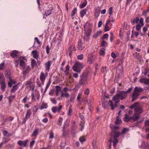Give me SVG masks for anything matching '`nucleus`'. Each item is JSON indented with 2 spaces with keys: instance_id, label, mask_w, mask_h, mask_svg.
I'll return each mask as SVG.
<instances>
[{
  "instance_id": "obj_1",
  "label": "nucleus",
  "mask_w": 149,
  "mask_h": 149,
  "mask_svg": "<svg viewBox=\"0 0 149 149\" xmlns=\"http://www.w3.org/2000/svg\"><path fill=\"white\" fill-rule=\"evenodd\" d=\"M132 88H130L126 91H119L113 97L112 100H110L108 104L111 107V110H113L116 107L117 104L120 101V99L123 100L127 96V93H130L132 91Z\"/></svg>"
},
{
  "instance_id": "obj_2",
  "label": "nucleus",
  "mask_w": 149,
  "mask_h": 149,
  "mask_svg": "<svg viewBox=\"0 0 149 149\" xmlns=\"http://www.w3.org/2000/svg\"><path fill=\"white\" fill-rule=\"evenodd\" d=\"M118 127L113 126L112 128V132L111 133V138L109 141L113 143V146L114 148H116V145L118 143V140L116 139L120 134V132H118Z\"/></svg>"
},
{
  "instance_id": "obj_3",
  "label": "nucleus",
  "mask_w": 149,
  "mask_h": 149,
  "mask_svg": "<svg viewBox=\"0 0 149 149\" xmlns=\"http://www.w3.org/2000/svg\"><path fill=\"white\" fill-rule=\"evenodd\" d=\"M89 72V71L85 70L80 76V79L78 83V84L79 86L84 85L88 82Z\"/></svg>"
},
{
  "instance_id": "obj_4",
  "label": "nucleus",
  "mask_w": 149,
  "mask_h": 149,
  "mask_svg": "<svg viewBox=\"0 0 149 149\" xmlns=\"http://www.w3.org/2000/svg\"><path fill=\"white\" fill-rule=\"evenodd\" d=\"M139 103L138 102H135L132 105L130 108L131 109L134 108V110L135 113H137V114H139L142 113L143 110L140 106H139Z\"/></svg>"
},
{
  "instance_id": "obj_5",
  "label": "nucleus",
  "mask_w": 149,
  "mask_h": 149,
  "mask_svg": "<svg viewBox=\"0 0 149 149\" xmlns=\"http://www.w3.org/2000/svg\"><path fill=\"white\" fill-rule=\"evenodd\" d=\"M139 117V115L138 114H135L134 116L132 117L130 116L127 114H125V117L123 118L124 121L127 122L130 121L132 120L133 121H136L138 119Z\"/></svg>"
},
{
  "instance_id": "obj_6",
  "label": "nucleus",
  "mask_w": 149,
  "mask_h": 149,
  "mask_svg": "<svg viewBox=\"0 0 149 149\" xmlns=\"http://www.w3.org/2000/svg\"><path fill=\"white\" fill-rule=\"evenodd\" d=\"M83 67L84 66L82 64L78 61H76L75 64L73 66L72 69L74 71L79 73Z\"/></svg>"
},
{
  "instance_id": "obj_7",
  "label": "nucleus",
  "mask_w": 149,
  "mask_h": 149,
  "mask_svg": "<svg viewBox=\"0 0 149 149\" xmlns=\"http://www.w3.org/2000/svg\"><path fill=\"white\" fill-rule=\"evenodd\" d=\"M31 113H32L31 109H29L27 110L26 113L25 117L23 120V123H26V122L27 120V118H29L30 117Z\"/></svg>"
},
{
  "instance_id": "obj_8",
  "label": "nucleus",
  "mask_w": 149,
  "mask_h": 149,
  "mask_svg": "<svg viewBox=\"0 0 149 149\" xmlns=\"http://www.w3.org/2000/svg\"><path fill=\"white\" fill-rule=\"evenodd\" d=\"M85 48V45L84 44L81 42V40L79 39L78 42V50H82Z\"/></svg>"
},
{
  "instance_id": "obj_9",
  "label": "nucleus",
  "mask_w": 149,
  "mask_h": 149,
  "mask_svg": "<svg viewBox=\"0 0 149 149\" xmlns=\"http://www.w3.org/2000/svg\"><path fill=\"white\" fill-rule=\"evenodd\" d=\"M47 76L48 74L47 73L45 74L43 72H41L40 78L42 82L44 83L45 79Z\"/></svg>"
},
{
  "instance_id": "obj_10",
  "label": "nucleus",
  "mask_w": 149,
  "mask_h": 149,
  "mask_svg": "<svg viewBox=\"0 0 149 149\" xmlns=\"http://www.w3.org/2000/svg\"><path fill=\"white\" fill-rule=\"evenodd\" d=\"M140 95L138 93H136L133 91L131 96V97L132 98V102H133L137 100Z\"/></svg>"
},
{
  "instance_id": "obj_11",
  "label": "nucleus",
  "mask_w": 149,
  "mask_h": 149,
  "mask_svg": "<svg viewBox=\"0 0 149 149\" xmlns=\"http://www.w3.org/2000/svg\"><path fill=\"white\" fill-rule=\"evenodd\" d=\"M143 91V88L140 86H136L135 87L134 91L140 95L141 93Z\"/></svg>"
},
{
  "instance_id": "obj_12",
  "label": "nucleus",
  "mask_w": 149,
  "mask_h": 149,
  "mask_svg": "<svg viewBox=\"0 0 149 149\" xmlns=\"http://www.w3.org/2000/svg\"><path fill=\"white\" fill-rule=\"evenodd\" d=\"M28 140L26 139L24 141L22 140H19L17 142V144L18 145L20 146H23L25 147L26 146L27 143L28 142Z\"/></svg>"
},
{
  "instance_id": "obj_13",
  "label": "nucleus",
  "mask_w": 149,
  "mask_h": 149,
  "mask_svg": "<svg viewBox=\"0 0 149 149\" xmlns=\"http://www.w3.org/2000/svg\"><path fill=\"white\" fill-rule=\"evenodd\" d=\"M88 58L89 60L88 61L89 63H92L95 60L96 56L95 55H93L92 54H90L88 55Z\"/></svg>"
},
{
  "instance_id": "obj_14",
  "label": "nucleus",
  "mask_w": 149,
  "mask_h": 149,
  "mask_svg": "<svg viewBox=\"0 0 149 149\" xmlns=\"http://www.w3.org/2000/svg\"><path fill=\"white\" fill-rule=\"evenodd\" d=\"M140 82L145 84L149 85V79L146 78H141L139 80Z\"/></svg>"
},
{
  "instance_id": "obj_15",
  "label": "nucleus",
  "mask_w": 149,
  "mask_h": 149,
  "mask_svg": "<svg viewBox=\"0 0 149 149\" xmlns=\"http://www.w3.org/2000/svg\"><path fill=\"white\" fill-rule=\"evenodd\" d=\"M23 58V57H21L20 59L19 65L21 68L22 70H24L25 68V63L24 61L21 59V58Z\"/></svg>"
},
{
  "instance_id": "obj_16",
  "label": "nucleus",
  "mask_w": 149,
  "mask_h": 149,
  "mask_svg": "<svg viewBox=\"0 0 149 149\" xmlns=\"http://www.w3.org/2000/svg\"><path fill=\"white\" fill-rule=\"evenodd\" d=\"M5 77L8 79H10L12 78L11 72L10 69H8L6 70L5 74Z\"/></svg>"
},
{
  "instance_id": "obj_17",
  "label": "nucleus",
  "mask_w": 149,
  "mask_h": 149,
  "mask_svg": "<svg viewBox=\"0 0 149 149\" xmlns=\"http://www.w3.org/2000/svg\"><path fill=\"white\" fill-rule=\"evenodd\" d=\"M52 62L50 61H48L45 63V67L46 70L49 71Z\"/></svg>"
},
{
  "instance_id": "obj_18",
  "label": "nucleus",
  "mask_w": 149,
  "mask_h": 149,
  "mask_svg": "<svg viewBox=\"0 0 149 149\" xmlns=\"http://www.w3.org/2000/svg\"><path fill=\"white\" fill-rule=\"evenodd\" d=\"M31 54L33 57L36 59L38 58L39 55L38 52L36 50H33L31 52Z\"/></svg>"
},
{
  "instance_id": "obj_19",
  "label": "nucleus",
  "mask_w": 149,
  "mask_h": 149,
  "mask_svg": "<svg viewBox=\"0 0 149 149\" xmlns=\"http://www.w3.org/2000/svg\"><path fill=\"white\" fill-rule=\"evenodd\" d=\"M100 7H98L97 8L94 15L95 17L97 18L99 17L100 14Z\"/></svg>"
},
{
  "instance_id": "obj_20",
  "label": "nucleus",
  "mask_w": 149,
  "mask_h": 149,
  "mask_svg": "<svg viewBox=\"0 0 149 149\" xmlns=\"http://www.w3.org/2000/svg\"><path fill=\"white\" fill-rule=\"evenodd\" d=\"M1 89L2 92H4L6 88V86L5 82L0 83Z\"/></svg>"
},
{
  "instance_id": "obj_21",
  "label": "nucleus",
  "mask_w": 149,
  "mask_h": 149,
  "mask_svg": "<svg viewBox=\"0 0 149 149\" xmlns=\"http://www.w3.org/2000/svg\"><path fill=\"white\" fill-rule=\"evenodd\" d=\"M102 32L101 31H97V33H95L93 36V38L96 39L97 38L100 36L102 34Z\"/></svg>"
},
{
  "instance_id": "obj_22",
  "label": "nucleus",
  "mask_w": 149,
  "mask_h": 149,
  "mask_svg": "<svg viewBox=\"0 0 149 149\" xmlns=\"http://www.w3.org/2000/svg\"><path fill=\"white\" fill-rule=\"evenodd\" d=\"M85 35L90 36L91 32H92V29L90 28H88V29H85Z\"/></svg>"
},
{
  "instance_id": "obj_23",
  "label": "nucleus",
  "mask_w": 149,
  "mask_h": 149,
  "mask_svg": "<svg viewBox=\"0 0 149 149\" xmlns=\"http://www.w3.org/2000/svg\"><path fill=\"white\" fill-rule=\"evenodd\" d=\"M38 132L39 129H35L32 134L31 136L34 137L35 138H36L38 134Z\"/></svg>"
},
{
  "instance_id": "obj_24",
  "label": "nucleus",
  "mask_w": 149,
  "mask_h": 149,
  "mask_svg": "<svg viewBox=\"0 0 149 149\" xmlns=\"http://www.w3.org/2000/svg\"><path fill=\"white\" fill-rule=\"evenodd\" d=\"M139 21V18L137 17L133 19H131V22L132 25H134L135 23H137Z\"/></svg>"
},
{
  "instance_id": "obj_25",
  "label": "nucleus",
  "mask_w": 149,
  "mask_h": 149,
  "mask_svg": "<svg viewBox=\"0 0 149 149\" xmlns=\"http://www.w3.org/2000/svg\"><path fill=\"white\" fill-rule=\"evenodd\" d=\"M31 70V68L29 66H28L26 68V70L23 71V74L24 76H25L26 74L29 72Z\"/></svg>"
},
{
  "instance_id": "obj_26",
  "label": "nucleus",
  "mask_w": 149,
  "mask_h": 149,
  "mask_svg": "<svg viewBox=\"0 0 149 149\" xmlns=\"http://www.w3.org/2000/svg\"><path fill=\"white\" fill-rule=\"evenodd\" d=\"M51 80L50 79H49V81H48V83H47V85H46V87H45V91H44V94H45V93H46V92H47V90L48 89V88L49 87V86L51 83Z\"/></svg>"
},
{
  "instance_id": "obj_27",
  "label": "nucleus",
  "mask_w": 149,
  "mask_h": 149,
  "mask_svg": "<svg viewBox=\"0 0 149 149\" xmlns=\"http://www.w3.org/2000/svg\"><path fill=\"white\" fill-rule=\"evenodd\" d=\"M18 87L17 85H16L13 86L11 90L10 91L11 93H15L16 91H17L18 88Z\"/></svg>"
},
{
  "instance_id": "obj_28",
  "label": "nucleus",
  "mask_w": 149,
  "mask_h": 149,
  "mask_svg": "<svg viewBox=\"0 0 149 149\" xmlns=\"http://www.w3.org/2000/svg\"><path fill=\"white\" fill-rule=\"evenodd\" d=\"M5 82L4 75L2 73H0V83Z\"/></svg>"
},
{
  "instance_id": "obj_29",
  "label": "nucleus",
  "mask_w": 149,
  "mask_h": 149,
  "mask_svg": "<svg viewBox=\"0 0 149 149\" xmlns=\"http://www.w3.org/2000/svg\"><path fill=\"white\" fill-rule=\"evenodd\" d=\"M86 10H87L86 9H84L81 11L80 14L81 17L83 18L84 16L86 14Z\"/></svg>"
},
{
  "instance_id": "obj_30",
  "label": "nucleus",
  "mask_w": 149,
  "mask_h": 149,
  "mask_svg": "<svg viewBox=\"0 0 149 149\" xmlns=\"http://www.w3.org/2000/svg\"><path fill=\"white\" fill-rule=\"evenodd\" d=\"M53 10L52 8H51L50 9H49L45 11V15L47 16L49 15L52 13V10Z\"/></svg>"
},
{
  "instance_id": "obj_31",
  "label": "nucleus",
  "mask_w": 149,
  "mask_h": 149,
  "mask_svg": "<svg viewBox=\"0 0 149 149\" xmlns=\"http://www.w3.org/2000/svg\"><path fill=\"white\" fill-rule=\"evenodd\" d=\"M17 51L14 50L11 53L10 56L13 58L17 57Z\"/></svg>"
},
{
  "instance_id": "obj_32",
  "label": "nucleus",
  "mask_w": 149,
  "mask_h": 149,
  "mask_svg": "<svg viewBox=\"0 0 149 149\" xmlns=\"http://www.w3.org/2000/svg\"><path fill=\"white\" fill-rule=\"evenodd\" d=\"M69 96V94L67 93H64L63 91L61 92V97H65L66 98H68Z\"/></svg>"
},
{
  "instance_id": "obj_33",
  "label": "nucleus",
  "mask_w": 149,
  "mask_h": 149,
  "mask_svg": "<svg viewBox=\"0 0 149 149\" xmlns=\"http://www.w3.org/2000/svg\"><path fill=\"white\" fill-rule=\"evenodd\" d=\"M86 0H84L83 3L80 6V8H83L85 7L87 4Z\"/></svg>"
},
{
  "instance_id": "obj_34",
  "label": "nucleus",
  "mask_w": 149,
  "mask_h": 149,
  "mask_svg": "<svg viewBox=\"0 0 149 149\" xmlns=\"http://www.w3.org/2000/svg\"><path fill=\"white\" fill-rule=\"evenodd\" d=\"M121 122V119L119 118V117L117 116L116 121H115V124L117 125L120 124Z\"/></svg>"
},
{
  "instance_id": "obj_35",
  "label": "nucleus",
  "mask_w": 149,
  "mask_h": 149,
  "mask_svg": "<svg viewBox=\"0 0 149 149\" xmlns=\"http://www.w3.org/2000/svg\"><path fill=\"white\" fill-rule=\"evenodd\" d=\"M143 26L141 25V24H137L136 26V30L139 31L141 30V28Z\"/></svg>"
},
{
  "instance_id": "obj_36",
  "label": "nucleus",
  "mask_w": 149,
  "mask_h": 149,
  "mask_svg": "<svg viewBox=\"0 0 149 149\" xmlns=\"http://www.w3.org/2000/svg\"><path fill=\"white\" fill-rule=\"evenodd\" d=\"M47 107H48V105L47 103H43L42 104V105L40 108V109L41 110H42L44 109H47Z\"/></svg>"
},
{
  "instance_id": "obj_37",
  "label": "nucleus",
  "mask_w": 149,
  "mask_h": 149,
  "mask_svg": "<svg viewBox=\"0 0 149 149\" xmlns=\"http://www.w3.org/2000/svg\"><path fill=\"white\" fill-rule=\"evenodd\" d=\"M77 10L76 8H74L71 12V17H73L76 13Z\"/></svg>"
},
{
  "instance_id": "obj_38",
  "label": "nucleus",
  "mask_w": 149,
  "mask_h": 149,
  "mask_svg": "<svg viewBox=\"0 0 149 149\" xmlns=\"http://www.w3.org/2000/svg\"><path fill=\"white\" fill-rule=\"evenodd\" d=\"M100 54L101 56H104L105 54V49L103 48H102L100 51Z\"/></svg>"
},
{
  "instance_id": "obj_39",
  "label": "nucleus",
  "mask_w": 149,
  "mask_h": 149,
  "mask_svg": "<svg viewBox=\"0 0 149 149\" xmlns=\"http://www.w3.org/2000/svg\"><path fill=\"white\" fill-rule=\"evenodd\" d=\"M3 133L4 136H9L10 135V134L6 130L3 131Z\"/></svg>"
},
{
  "instance_id": "obj_40",
  "label": "nucleus",
  "mask_w": 149,
  "mask_h": 149,
  "mask_svg": "<svg viewBox=\"0 0 149 149\" xmlns=\"http://www.w3.org/2000/svg\"><path fill=\"white\" fill-rule=\"evenodd\" d=\"M36 64V61L34 59H33L31 61V65L32 67H34Z\"/></svg>"
},
{
  "instance_id": "obj_41",
  "label": "nucleus",
  "mask_w": 149,
  "mask_h": 149,
  "mask_svg": "<svg viewBox=\"0 0 149 149\" xmlns=\"http://www.w3.org/2000/svg\"><path fill=\"white\" fill-rule=\"evenodd\" d=\"M109 23L108 22L106 23L105 24V26L104 27V31H109V26H108V25Z\"/></svg>"
},
{
  "instance_id": "obj_42",
  "label": "nucleus",
  "mask_w": 149,
  "mask_h": 149,
  "mask_svg": "<svg viewBox=\"0 0 149 149\" xmlns=\"http://www.w3.org/2000/svg\"><path fill=\"white\" fill-rule=\"evenodd\" d=\"M29 97H28L27 96H26L22 100V102L23 103L26 102L29 99Z\"/></svg>"
},
{
  "instance_id": "obj_43",
  "label": "nucleus",
  "mask_w": 149,
  "mask_h": 149,
  "mask_svg": "<svg viewBox=\"0 0 149 149\" xmlns=\"http://www.w3.org/2000/svg\"><path fill=\"white\" fill-rule=\"evenodd\" d=\"M15 97V96L13 95H10L8 97V99L9 100V101L10 102H11L13 98H14Z\"/></svg>"
},
{
  "instance_id": "obj_44",
  "label": "nucleus",
  "mask_w": 149,
  "mask_h": 149,
  "mask_svg": "<svg viewBox=\"0 0 149 149\" xmlns=\"http://www.w3.org/2000/svg\"><path fill=\"white\" fill-rule=\"evenodd\" d=\"M72 112V109L71 108V106H70L68 109V115L69 116H70L71 115Z\"/></svg>"
},
{
  "instance_id": "obj_45",
  "label": "nucleus",
  "mask_w": 149,
  "mask_h": 149,
  "mask_svg": "<svg viewBox=\"0 0 149 149\" xmlns=\"http://www.w3.org/2000/svg\"><path fill=\"white\" fill-rule=\"evenodd\" d=\"M109 20L107 21V22H108V23L109 22H114L115 20L113 18V17L111 16H109Z\"/></svg>"
},
{
  "instance_id": "obj_46",
  "label": "nucleus",
  "mask_w": 149,
  "mask_h": 149,
  "mask_svg": "<svg viewBox=\"0 0 149 149\" xmlns=\"http://www.w3.org/2000/svg\"><path fill=\"white\" fill-rule=\"evenodd\" d=\"M63 119L61 117H60L59 118V119L58 120V124L59 125L61 126V125L63 121Z\"/></svg>"
},
{
  "instance_id": "obj_47",
  "label": "nucleus",
  "mask_w": 149,
  "mask_h": 149,
  "mask_svg": "<svg viewBox=\"0 0 149 149\" xmlns=\"http://www.w3.org/2000/svg\"><path fill=\"white\" fill-rule=\"evenodd\" d=\"M75 48L74 46L73 45H72L70 47H69L68 49V52H70L72 51L73 52V49H74Z\"/></svg>"
},
{
  "instance_id": "obj_48",
  "label": "nucleus",
  "mask_w": 149,
  "mask_h": 149,
  "mask_svg": "<svg viewBox=\"0 0 149 149\" xmlns=\"http://www.w3.org/2000/svg\"><path fill=\"white\" fill-rule=\"evenodd\" d=\"M50 100L53 104H56L57 102L54 98H50Z\"/></svg>"
},
{
  "instance_id": "obj_49",
  "label": "nucleus",
  "mask_w": 149,
  "mask_h": 149,
  "mask_svg": "<svg viewBox=\"0 0 149 149\" xmlns=\"http://www.w3.org/2000/svg\"><path fill=\"white\" fill-rule=\"evenodd\" d=\"M139 22L138 24H141V25L143 26L144 23H143V19L141 17L140 19H139Z\"/></svg>"
},
{
  "instance_id": "obj_50",
  "label": "nucleus",
  "mask_w": 149,
  "mask_h": 149,
  "mask_svg": "<svg viewBox=\"0 0 149 149\" xmlns=\"http://www.w3.org/2000/svg\"><path fill=\"white\" fill-rule=\"evenodd\" d=\"M79 141L81 143H83V142L85 141V139L84 136H82L79 139Z\"/></svg>"
},
{
  "instance_id": "obj_51",
  "label": "nucleus",
  "mask_w": 149,
  "mask_h": 149,
  "mask_svg": "<svg viewBox=\"0 0 149 149\" xmlns=\"http://www.w3.org/2000/svg\"><path fill=\"white\" fill-rule=\"evenodd\" d=\"M5 67V63H3L0 64V70H2Z\"/></svg>"
},
{
  "instance_id": "obj_52",
  "label": "nucleus",
  "mask_w": 149,
  "mask_h": 149,
  "mask_svg": "<svg viewBox=\"0 0 149 149\" xmlns=\"http://www.w3.org/2000/svg\"><path fill=\"white\" fill-rule=\"evenodd\" d=\"M13 119H14V118L13 117H8V118H6L5 120L4 121L5 122H6L8 120V121H12V120H13Z\"/></svg>"
},
{
  "instance_id": "obj_53",
  "label": "nucleus",
  "mask_w": 149,
  "mask_h": 149,
  "mask_svg": "<svg viewBox=\"0 0 149 149\" xmlns=\"http://www.w3.org/2000/svg\"><path fill=\"white\" fill-rule=\"evenodd\" d=\"M89 36L85 35L84 37V41H88L89 39Z\"/></svg>"
},
{
  "instance_id": "obj_54",
  "label": "nucleus",
  "mask_w": 149,
  "mask_h": 149,
  "mask_svg": "<svg viewBox=\"0 0 149 149\" xmlns=\"http://www.w3.org/2000/svg\"><path fill=\"white\" fill-rule=\"evenodd\" d=\"M129 130L128 129L126 128H124L122 132V134H125V133L127 132H128V131Z\"/></svg>"
},
{
  "instance_id": "obj_55",
  "label": "nucleus",
  "mask_w": 149,
  "mask_h": 149,
  "mask_svg": "<svg viewBox=\"0 0 149 149\" xmlns=\"http://www.w3.org/2000/svg\"><path fill=\"white\" fill-rule=\"evenodd\" d=\"M89 90L87 88L84 91V93L86 95H88L89 94Z\"/></svg>"
},
{
  "instance_id": "obj_56",
  "label": "nucleus",
  "mask_w": 149,
  "mask_h": 149,
  "mask_svg": "<svg viewBox=\"0 0 149 149\" xmlns=\"http://www.w3.org/2000/svg\"><path fill=\"white\" fill-rule=\"evenodd\" d=\"M57 107H53L52 108V111L54 113H55L56 111Z\"/></svg>"
},
{
  "instance_id": "obj_57",
  "label": "nucleus",
  "mask_w": 149,
  "mask_h": 149,
  "mask_svg": "<svg viewBox=\"0 0 149 149\" xmlns=\"http://www.w3.org/2000/svg\"><path fill=\"white\" fill-rule=\"evenodd\" d=\"M83 58V54H81L80 55H79L77 56V58L79 60H82Z\"/></svg>"
},
{
  "instance_id": "obj_58",
  "label": "nucleus",
  "mask_w": 149,
  "mask_h": 149,
  "mask_svg": "<svg viewBox=\"0 0 149 149\" xmlns=\"http://www.w3.org/2000/svg\"><path fill=\"white\" fill-rule=\"evenodd\" d=\"M46 53L47 54H48L50 52V49L49 47V45H47L46 48Z\"/></svg>"
},
{
  "instance_id": "obj_59",
  "label": "nucleus",
  "mask_w": 149,
  "mask_h": 149,
  "mask_svg": "<svg viewBox=\"0 0 149 149\" xmlns=\"http://www.w3.org/2000/svg\"><path fill=\"white\" fill-rule=\"evenodd\" d=\"M32 82L29 81H27L26 82H25L24 84V85L25 86H27L28 85H30L32 84Z\"/></svg>"
},
{
  "instance_id": "obj_60",
  "label": "nucleus",
  "mask_w": 149,
  "mask_h": 149,
  "mask_svg": "<svg viewBox=\"0 0 149 149\" xmlns=\"http://www.w3.org/2000/svg\"><path fill=\"white\" fill-rule=\"evenodd\" d=\"M54 134L52 132H50L49 134V138L51 139H52L54 138Z\"/></svg>"
},
{
  "instance_id": "obj_61",
  "label": "nucleus",
  "mask_w": 149,
  "mask_h": 149,
  "mask_svg": "<svg viewBox=\"0 0 149 149\" xmlns=\"http://www.w3.org/2000/svg\"><path fill=\"white\" fill-rule=\"evenodd\" d=\"M56 91L60 92L61 91V88L59 86H56Z\"/></svg>"
},
{
  "instance_id": "obj_62",
  "label": "nucleus",
  "mask_w": 149,
  "mask_h": 149,
  "mask_svg": "<svg viewBox=\"0 0 149 149\" xmlns=\"http://www.w3.org/2000/svg\"><path fill=\"white\" fill-rule=\"evenodd\" d=\"M109 14L110 15H111L113 13V8L112 7H110L109 8Z\"/></svg>"
},
{
  "instance_id": "obj_63",
  "label": "nucleus",
  "mask_w": 149,
  "mask_h": 149,
  "mask_svg": "<svg viewBox=\"0 0 149 149\" xmlns=\"http://www.w3.org/2000/svg\"><path fill=\"white\" fill-rule=\"evenodd\" d=\"M108 34H104L102 36V39L103 40L105 38H108Z\"/></svg>"
},
{
  "instance_id": "obj_64",
  "label": "nucleus",
  "mask_w": 149,
  "mask_h": 149,
  "mask_svg": "<svg viewBox=\"0 0 149 149\" xmlns=\"http://www.w3.org/2000/svg\"><path fill=\"white\" fill-rule=\"evenodd\" d=\"M145 125L146 126H149V120H146L145 121Z\"/></svg>"
}]
</instances>
